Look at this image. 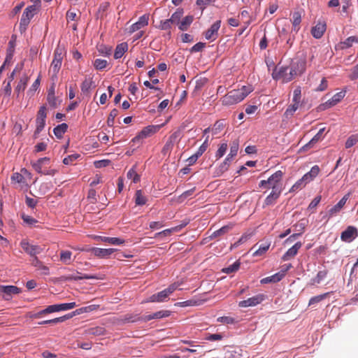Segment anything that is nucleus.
Returning a JSON list of instances; mask_svg holds the SVG:
<instances>
[{
	"mask_svg": "<svg viewBox=\"0 0 358 358\" xmlns=\"http://www.w3.org/2000/svg\"><path fill=\"white\" fill-rule=\"evenodd\" d=\"M345 91H341L336 94H335L331 99H329L325 103L320 105L319 108L320 110H326L328 109L335 105H336L338 103H339L345 96Z\"/></svg>",
	"mask_w": 358,
	"mask_h": 358,
	"instance_id": "10",
	"label": "nucleus"
},
{
	"mask_svg": "<svg viewBox=\"0 0 358 358\" xmlns=\"http://www.w3.org/2000/svg\"><path fill=\"white\" fill-rule=\"evenodd\" d=\"M147 202L146 197L143 194L141 189L137 190L135 193V203L137 206H143Z\"/></svg>",
	"mask_w": 358,
	"mask_h": 358,
	"instance_id": "38",
	"label": "nucleus"
},
{
	"mask_svg": "<svg viewBox=\"0 0 358 358\" xmlns=\"http://www.w3.org/2000/svg\"><path fill=\"white\" fill-rule=\"evenodd\" d=\"M301 90L300 87H297L293 92V103H300L301 101Z\"/></svg>",
	"mask_w": 358,
	"mask_h": 358,
	"instance_id": "63",
	"label": "nucleus"
},
{
	"mask_svg": "<svg viewBox=\"0 0 358 358\" xmlns=\"http://www.w3.org/2000/svg\"><path fill=\"white\" fill-rule=\"evenodd\" d=\"M221 21L217 20L205 32V38L207 40L215 41L218 35V30L220 28Z\"/></svg>",
	"mask_w": 358,
	"mask_h": 358,
	"instance_id": "15",
	"label": "nucleus"
},
{
	"mask_svg": "<svg viewBox=\"0 0 358 358\" xmlns=\"http://www.w3.org/2000/svg\"><path fill=\"white\" fill-rule=\"evenodd\" d=\"M353 43H358L357 36H350L347 38L345 41L341 42V49H347L351 48L352 46Z\"/></svg>",
	"mask_w": 358,
	"mask_h": 358,
	"instance_id": "36",
	"label": "nucleus"
},
{
	"mask_svg": "<svg viewBox=\"0 0 358 358\" xmlns=\"http://www.w3.org/2000/svg\"><path fill=\"white\" fill-rule=\"evenodd\" d=\"M20 292V289L14 285H0V294H2V297L8 301L12 298L14 294H17Z\"/></svg>",
	"mask_w": 358,
	"mask_h": 358,
	"instance_id": "11",
	"label": "nucleus"
},
{
	"mask_svg": "<svg viewBox=\"0 0 358 358\" xmlns=\"http://www.w3.org/2000/svg\"><path fill=\"white\" fill-rule=\"evenodd\" d=\"M72 317L71 314H67L62 317H56L52 320H43L40 322H38L39 325H43V324H51L55 325L60 322H63L66 321L68 319H70Z\"/></svg>",
	"mask_w": 358,
	"mask_h": 358,
	"instance_id": "24",
	"label": "nucleus"
},
{
	"mask_svg": "<svg viewBox=\"0 0 358 358\" xmlns=\"http://www.w3.org/2000/svg\"><path fill=\"white\" fill-rule=\"evenodd\" d=\"M320 172V168L317 165L313 166L310 171L308 173H306L303 176L304 180H308V181L310 182L312 181L319 173Z\"/></svg>",
	"mask_w": 358,
	"mask_h": 358,
	"instance_id": "33",
	"label": "nucleus"
},
{
	"mask_svg": "<svg viewBox=\"0 0 358 358\" xmlns=\"http://www.w3.org/2000/svg\"><path fill=\"white\" fill-rule=\"evenodd\" d=\"M50 161V159L49 157H42L36 162H32L31 166L35 171L38 173L42 174L46 166L49 164Z\"/></svg>",
	"mask_w": 358,
	"mask_h": 358,
	"instance_id": "16",
	"label": "nucleus"
},
{
	"mask_svg": "<svg viewBox=\"0 0 358 358\" xmlns=\"http://www.w3.org/2000/svg\"><path fill=\"white\" fill-rule=\"evenodd\" d=\"M98 240L114 245H120L124 243V240L116 237L98 236Z\"/></svg>",
	"mask_w": 358,
	"mask_h": 358,
	"instance_id": "26",
	"label": "nucleus"
},
{
	"mask_svg": "<svg viewBox=\"0 0 358 358\" xmlns=\"http://www.w3.org/2000/svg\"><path fill=\"white\" fill-rule=\"evenodd\" d=\"M232 158L229 157H227L224 161L216 169L215 174L216 176H220L222 174H223L224 172H226L229 167L230 162H231Z\"/></svg>",
	"mask_w": 358,
	"mask_h": 358,
	"instance_id": "29",
	"label": "nucleus"
},
{
	"mask_svg": "<svg viewBox=\"0 0 358 358\" xmlns=\"http://www.w3.org/2000/svg\"><path fill=\"white\" fill-rule=\"evenodd\" d=\"M299 104L298 103H294L293 104L290 105L285 110V116L286 117H288L289 116H292L293 115V114L294 113V112L297 110V108H299Z\"/></svg>",
	"mask_w": 358,
	"mask_h": 358,
	"instance_id": "54",
	"label": "nucleus"
},
{
	"mask_svg": "<svg viewBox=\"0 0 358 358\" xmlns=\"http://www.w3.org/2000/svg\"><path fill=\"white\" fill-rule=\"evenodd\" d=\"M66 280H88V279H101V278H99L95 275H89V274H81L79 272H77V274H70L65 277Z\"/></svg>",
	"mask_w": 358,
	"mask_h": 358,
	"instance_id": "21",
	"label": "nucleus"
},
{
	"mask_svg": "<svg viewBox=\"0 0 358 358\" xmlns=\"http://www.w3.org/2000/svg\"><path fill=\"white\" fill-rule=\"evenodd\" d=\"M181 138V130L178 129L176 131H174L169 138L167 140L168 141L171 142L172 144H175L176 142H178Z\"/></svg>",
	"mask_w": 358,
	"mask_h": 358,
	"instance_id": "49",
	"label": "nucleus"
},
{
	"mask_svg": "<svg viewBox=\"0 0 358 358\" xmlns=\"http://www.w3.org/2000/svg\"><path fill=\"white\" fill-rule=\"evenodd\" d=\"M324 130L325 128L320 129L318 132L313 137V138L302 148V149L307 150L308 149L312 148L315 143L321 141L323 138L322 136Z\"/></svg>",
	"mask_w": 358,
	"mask_h": 358,
	"instance_id": "22",
	"label": "nucleus"
},
{
	"mask_svg": "<svg viewBox=\"0 0 358 358\" xmlns=\"http://www.w3.org/2000/svg\"><path fill=\"white\" fill-rule=\"evenodd\" d=\"M309 182L308 181V180H304L303 179V176L299 179V180H297L294 185L293 186L291 187L289 192H295V191H297L299 189H301L303 187H305V185L308 183Z\"/></svg>",
	"mask_w": 358,
	"mask_h": 358,
	"instance_id": "39",
	"label": "nucleus"
},
{
	"mask_svg": "<svg viewBox=\"0 0 358 358\" xmlns=\"http://www.w3.org/2000/svg\"><path fill=\"white\" fill-rule=\"evenodd\" d=\"M118 114H119V111L116 108H114L110 111V113L108 115V120H107V124L108 127L113 126L114 122H115V117H117L118 115Z\"/></svg>",
	"mask_w": 358,
	"mask_h": 358,
	"instance_id": "47",
	"label": "nucleus"
},
{
	"mask_svg": "<svg viewBox=\"0 0 358 358\" xmlns=\"http://www.w3.org/2000/svg\"><path fill=\"white\" fill-rule=\"evenodd\" d=\"M20 246L25 252L32 257H36V255L40 254L42 252V248L39 245H31L26 240H22L21 241Z\"/></svg>",
	"mask_w": 358,
	"mask_h": 358,
	"instance_id": "13",
	"label": "nucleus"
},
{
	"mask_svg": "<svg viewBox=\"0 0 358 358\" xmlns=\"http://www.w3.org/2000/svg\"><path fill=\"white\" fill-rule=\"evenodd\" d=\"M194 20V17L192 15H187L182 20L180 21L178 24V29L180 31H186L191 25Z\"/></svg>",
	"mask_w": 358,
	"mask_h": 358,
	"instance_id": "31",
	"label": "nucleus"
},
{
	"mask_svg": "<svg viewBox=\"0 0 358 358\" xmlns=\"http://www.w3.org/2000/svg\"><path fill=\"white\" fill-rule=\"evenodd\" d=\"M358 142V134L350 135L345 141V147L346 149L350 148Z\"/></svg>",
	"mask_w": 358,
	"mask_h": 358,
	"instance_id": "43",
	"label": "nucleus"
},
{
	"mask_svg": "<svg viewBox=\"0 0 358 358\" xmlns=\"http://www.w3.org/2000/svg\"><path fill=\"white\" fill-rule=\"evenodd\" d=\"M208 147V136L206 138L202 145L199 148L195 155L197 157H201Z\"/></svg>",
	"mask_w": 358,
	"mask_h": 358,
	"instance_id": "53",
	"label": "nucleus"
},
{
	"mask_svg": "<svg viewBox=\"0 0 358 358\" xmlns=\"http://www.w3.org/2000/svg\"><path fill=\"white\" fill-rule=\"evenodd\" d=\"M173 144L167 141L162 150V155L164 156L169 155L173 148Z\"/></svg>",
	"mask_w": 358,
	"mask_h": 358,
	"instance_id": "61",
	"label": "nucleus"
},
{
	"mask_svg": "<svg viewBox=\"0 0 358 358\" xmlns=\"http://www.w3.org/2000/svg\"><path fill=\"white\" fill-rule=\"evenodd\" d=\"M224 127V121L223 120H219L217 121L213 126V128L212 129L213 134L214 135L217 134Z\"/></svg>",
	"mask_w": 358,
	"mask_h": 358,
	"instance_id": "58",
	"label": "nucleus"
},
{
	"mask_svg": "<svg viewBox=\"0 0 358 358\" xmlns=\"http://www.w3.org/2000/svg\"><path fill=\"white\" fill-rule=\"evenodd\" d=\"M111 164V161L109 159H102L94 162V166L97 169H101L109 166Z\"/></svg>",
	"mask_w": 358,
	"mask_h": 358,
	"instance_id": "62",
	"label": "nucleus"
},
{
	"mask_svg": "<svg viewBox=\"0 0 358 358\" xmlns=\"http://www.w3.org/2000/svg\"><path fill=\"white\" fill-rule=\"evenodd\" d=\"M289 68L293 73L294 77L300 76L304 73L306 68V57L303 55L301 57H296L294 58L290 64Z\"/></svg>",
	"mask_w": 358,
	"mask_h": 358,
	"instance_id": "6",
	"label": "nucleus"
},
{
	"mask_svg": "<svg viewBox=\"0 0 358 358\" xmlns=\"http://www.w3.org/2000/svg\"><path fill=\"white\" fill-rule=\"evenodd\" d=\"M149 15L144 14L138 18V20L130 27V32H135L148 24Z\"/></svg>",
	"mask_w": 358,
	"mask_h": 358,
	"instance_id": "19",
	"label": "nucleus"
},
{
	"mask_svg": "<svg viewBox=\"0 0 358 358\" xmlns=\"http://www.w3.org/2000/svg\"><path fill=\"white\" fill-rule=\"evenodd\" d=\"M72 253L69 250H62L60 252V260L66 264H69L71 262Z\"/></svg>",
	"mask_w": 358,
	"mask_h": 358,
	"instance_id": "44",
	"label": "nucleus"
},
{
	"mask_svg": "<svg viewBox=\"0 0 358 358\" xmlns=\"http://www.w3.org/2000/svg\"><path fill=\"white\" fill-rule=\"evenodd\" d=\"M67 129L68 125L66 123H62L55 127L53 129V132L57 138H62L64 133L67 131Z\"/></svg>",
	"mask_w": 358,
	"mask_h": 358,
	"instance_id": "35",
	"label": "nucleus"
},
{
	"mask_svg": "<svg viewBox=\"0 0 358 358\" xmlns=\"http://www.w3.org/2000/svg\"><path fill=\"white\" fill-rule=\"evenodd\" d=\"M63 59V51L57 48L54 52V58L50 65V73H52V78H57V75L62 66Z\"/></svg>",
	"mask_w": 358,
	"mask_h": 358,
	"instance_id": "7",
	"label": "nucleus"
},
{
	"mask_svg": "<svg viewBox=\"0 0 358 358\" xmlns=\"http://www.w3.org/2000/svg\"><path fill=\"white\" fill-rule=\"evenodd\" d=\"M272 77L274 80H282L283 83H288L292 80L294 78L289 66H275L273 73Z\"/></svg>",
	"mask_w": 358,
	"mask_h": 358,
	"instance_id": "4",
	"label": "nucleus"
},
{
	"mask_svg": "<svg viewBox=\"0 0 358 358\" xmlns=\"http://www.w3.org/2000/svg\"><path fill=\"white\" fill-rule=\"evenodd\" d=\"M76 306V303L75 302L58 304L59 311L71 310L74 308Z\"/></svg>",
	"mask_w": 358,
	"mask_h": 358,
	"instance_id": "57",
	"label": "nucleus"
},
{
	"mask_svg": "<svg viewBox=\"0 0 358 358\" xmlns=\"http://www.w3.org/2000/svg\"><path fill=\"white\" fill-rule=\"evenodd\" d=\"M250 92V90L246 86H243L241 89L231 90L222 98V104L224 106L236 104L243 101Z\"/></svg>",
	"mask_w": 358,
	"mask_h": 358,
	"instance_id": "1",
	"label": "nucleus"
},
{
	"mask_svg": "<svg viewBox=\"0 0 358 358\" xmlns=\"http://www.w3.org/2000/svg\"><path fill=\"white\" fill-rule=\"evenodd\" d=\"M282 280V273H276L274 275L271 276L262 278L260 280L261 284H267V283H275Z\"/></svg>",
	"mask_w": 358,
	"mask_h": 358,
	"instance_id": "32",
	"label": "nucleus"
},
{
	"mask_svg": "<svg viewBox=\"0 0 358 358\" xmlns=\"http://www.w3.org/2000/svg\"><path fill=\"white\" fill-rule=\"evenodd\" d=\"M87 336H103L105 334L106 330L103 327H90L85 331Z\"/></svg>",
	"mask_w": 358,
	"mask_h": 358,
	"instance_id": "27",
	"label": "nucleus"
},
{
	"mask_svg": "<svg viewBox=\"0 0 358 358\" xmlns=\"http://www.w3.org/2000/svg\"><path fill=\"white\" fill-rule=\"evenodd\" d=\"M115 251L116 249L114 248L104 249L99 248H92L91 249L92 253L99 258H108Z\"/></svg>",
	"mask_w": 358,
	"mask_h": 358,
	"instance_id": "18",
	"label": "nucleus"
},
{
	"mask_svg": "<svg viewBox=\"0 0 358 358\" xmlns=\"http://www.w3.org/2000/svg\"><path fill=\"white\" fill-rule=\"evenodd\" d=\"M92 83H93V82L91 78L85 79L82 83L81 86H80L82 92L84 94H89L90 89L92 87Z\"/></svg>",
	"mask_w": 358,
	"mask_h": 358,
	"instance_id": "42",
	"label": "nucleus"
},
{
	"mask_svg": "<svg viewBox=\"0 0 358 358\" xmlns=\"http://www.w3.org/2000/svg\"><path fill=\"white\" fill-rule=\"evenodd\" d=\"M40 77H38L37 79L34 82L31 87L27 92L28 95L33 96L34 92L38 90L40 85Z\"/></svg>",
	"mask_w": 358,
	"mask_h": 358,
	"instance_id": "56",
	"label": "nucleus"
},
{
	"mask_svg": "<svg viewBox=\"0 0 358 358\" xmlns=\"http://www.w3.org/2000/svg\"><path fill=\"white\" fill-rule=\"evenodd\" d=\"M47 101H48V104L51 107H52L54 108L57 107V106H58L57 98L55 96V95L48 94Z\"/></svg>",
	"mask_w": 358,
	"mask_h": 358,
	"instance_id": "64",
	"label": "nucleus"
},
{
	"mask_svg": "<svg viewBox=\"0 0 358 358\" xmlns=\"http://www.w3.org/2000/svg\"><path fill=\"white\" fill-rule=\"evenodd\" d=\"M80 157V155L79 154H73V155H68L67 157H66L63 159V163H64L65 165H69V164H71L73 162H74V161H76L77 159H78Z\"/></svg>",
	"mask_w": 358,
	"mask_h": 358,
	"instance_id": "60",
	"label": "nucleus"
},
{
	"mask_svg": "<svg viewBox=\"0 0 358 358\" xmlns=\"http://www.w3.org/2000/svg\"><path fill=\"white\" fill-rule=\"evenodd\" d=\"M302 243L299 241L296 242L292 247L282 255V259L283 261H288L291 258L294 257L298 252V250L301 248Z\"/></svg>",
	"mask_w": 358,
	"mask_h": 358,
	"instance_id": "20",
	"label": "nucleus"
},
{
	"mask_svg": "<svg viewBox=\"0 0 358 358\" xmlns=\"http://www.w3.org/2000/svg\"><path fill=\"white\" fill-rule=\"evenodd\" d=\"M264 299L265 295L262 294H259L246 300L239 301L238 306L241 308L255 306L261 303Z\"/></svg>",
	"mask_w": 358,
	"mask_h": 358,
	"instance_id": "9",
	"label": "nucleus"
},
{
	"mask_svg": "<svg viewBox=\"0 0 358 358\" xmlns=\"http://www.w3.org/2000/svg\"><path fill=\"white\" fill-rule=\"evenodd\" d=\"M37 12L38 10L36 5H31L25 8L20 22L19 29L21 33H23L27 30L30 20L37 13Z\"/></svg>",
	"mask_w": 358,
	"mask_h": 358,
	"instance_id": "3",
	"label": "nucleus"
},
{
	"mask_svg": "<svg viewBox=\"0 0 358 358\" xmlns=\"http://www.w3.org/2000/svg\"><path fill=\"white\" fill-rule=\"evenodd\" d=\"M239 267H240V262L236 261L231 265L223 268L222 272L227 273V274L233 273L236 272V271H238Z\"/></svg>",
	"mask_w": 358,
	"mask_h": 358,
	"instance_id": "45",
	"label": "nucleus"
},
{
	"mask_svg": "<svg viewBox=\"0 0 358 358\" xmlns=\"http://www.w3.org/2000/svg\"><path fill=\"white\" fill-rule=\"evenodd\" d=\"M161 125H149L148 127H144L137 136H136L133 139L132 142L137 143L138 144H141L143 143V140L148 137L151 136L154 134L157 133L160 129Z\"/></svg>",
	"mask_w": 358,
	"mask_h": 358,
	"instance_id": "8",
	"label": "nucleus"
},
{
	"mask_svg": "<svg viewBox=\"0 0 358 358\" xmlns=\"http://www.w3.org/2000/svg\"><path fill=\"white\" fill-rule=\"evenodd\" d=\"M172 22L170 21L169 19L166 20L164 21H161L160 24L158 26V28L164 30V31H170L171 29ZM169 35H171V31L169 32Z\"/></svg>",
	"mask_w": 358,
	"mask_h": 358,
	"instance_id": "52",
	"label": "nucleus"
},
{
	"mask_svg": "<svg viewBox=\"0 0 358 358\" xmlns=\"http://www.w3.org/2000/svg\"><path fill=\"white\" fill-rule=\"evenodd\" d=\"M348 199V197L347 195L344 196L336 205H334L328 210L327 215L324 216V217L329 219L330 217L338 214L346 203Z\"/></svg>",
	"mask_w": 358,
	"mask_h": 358,
	"instance_id": "14",
	"label": "nucleus"
},
{
	"mask_svg": "<svg viewBox=\"0 0 358 358\" xmlns=\"http://www.w3.org/2000/svg\"><path fill=\"white\" fill-rule=\"evenodd\" d=\"M128 178L132 179L134 183L138 182L140 180L139 175L136 172L134 169H131L127 174Z\"/></svg>",
	"mask_w": 358,
	"mask_h": 358,
	"instance_id": "55",
	"label": "nucleus"
},
{
	"mask_svg": "<svg viewBox=\"0 0 358 358\" xmlns=\"http://www.w3.org/2000/svg\"><path fill=\"white\" fill-rule=\"evenodd\" d=\"M177 304H178L181 307L194 306L200 305L201 301L196 299H189L185 301L178 303Z\"/></svg>",
	"mask_w": 358,
	"mask_h": 358,
	"instance_id": "51",
	"label": "nucleus"
},
{
	"mask_svg": "<svg viewBox=\"0 0 358 358\" xmlns=\"http://www.w3.org/2000/svg\"><path fill=\"white\" fill-rule=\"evenodd\" d=\"M128 50V44L126 42L118 44L115 50L114 58L115 59L121 58Z\"/></svg>",
	"mask_w": 358,
	"mask_h": 358,
	"instance_id": "28",
	"label": "nucleus"
},
{
	"mask_svg": "<svg viewBox=\"0 0 358 358\" xmlns=\"http://www.w3.org/2000/svg\"><path fill=\"white\" fill-rule=\"evenodd\" d=\"M270 245L269 242L262 243L259 248L253 253V256L257 257L264 255L268 250Z\"/></svg>",
	"mask_w": 358,
	"mask_h": 358,
	"instance_id": "41",
	"label": "nucleus"
},
{
	"mask_svg": "<svg viewBox=\"0 0 358 358\" xmlns=\"http://www.w3.org/2000/svg\"><path fill=\"white\" fill-rule=\"evenodd\" d=\"M183 9L178 8L176 12H174L172 15L171 18H169L170 21L172 22V24H178L181 17L183 15Z\"/></svg>",
	"mask_w": 358,
	"mask_h": 358,
	"instance_id": "37",
	"label": "nucleus"
},
{
	"mask_svg": "<svg viewBox=\"0 0 358 358\" xmlns=\"http://www.w3.org/2000/svg\"><path fill=\"white\" fill-rule=\"evenodd\" d=\"M328 271L324 269L322 271H320L315 278L312 279V284H320L327 275Z\"/></svg>",
	"mask_w": 358,
	"mask_h": 358,
	"instance_id": "40",
	"label": "nucleus"
},
{
	"mask_svg": "<svg viewBox=\"0 0 358 358\" xmlns=\"http://www.w3.org/2000/svg\"><path fill=\"white\" fill-rule=\"evenodd\" d=\"M327 29L325 22L319 21L315 26L311 29V34L315 38L319 39L322 38Z\"/></svg>",
	"mask_w": 358,
	"mask_h": 358,
	"instance_id": "17",
	"label": "nucleus"
},
{
	"mask_svg": "<svg viewBox=\"0 0 358 358\" xmlns=\"http://www.w3.org/2000/svg\"><path fill=\"white\" fill-rule=\"evenodd\" d=\"M233 227H234V224H229L224 225L222 227H221L220 229H219L218 230L215 231L209 236V238L210 240H213L217 237L224 236V234L229 232L232 229Z\"/></svg>",
	"mask_w": 358,
	"mask_h": 358,
	"instance_id": "23",
	"label": "nucleus"
},
{
	"mask_svg": "<svg viewBox=\"0 0 358 358\" xmlns=\"http://www.w3.org/2000/svg\"><path fill=\"white\" fill-rule=\"evenodd\" d=\"M178 284L173 283L164 290L150 296L148 301L157 303L166 301L169 299V296L172 294L178 288Z\"/></svg>",
	"mask_w": 358,
	"mask_h": 358,
	"instance_id": "5",
	"label": "nucleus"
},
{
	"mask_svg": "<svg viewBox=\"0 0 358 358\" xmlns=\"http://www.w3.org/2000/svg\"><path fill=\"white\" fill-rule=\"evenodd\" d=\"M238 148H239L238 142L237 141H234L231 144L230 152L227 156L231 158H233L234 157L236 156V155L238 153Z\"/></svg>",
	"mask_w": 358,
	"mask_h": 358,
	"instance_id": "48",
	"label": "nucleus"
},
{
	"mask_svg": "<svg viewBox=\"0 0 358 358\" xmlns=\"http://www.w3.org/2000/svg\"><path fill=\"white\" fill-rule=\"evenodd\" d=\"M292 31L297 33L300 29V23L301 22V15L299 11L294 12L292 15Z\"/></svg>",
	"mask_w": 358,
	"mask_h": 358,
	"instance_id": "30",
	"label": "nucleus"
},
{
	"mask_svg": "<svg viewBox=\"0 0 358 358\" xmlns=\"http://www.w3.org/2000/svg\"><path fill=\"white\" fill-rule=\"evenodd\" d=\"M28 80L29 78L25 75L20 78V81L17 83V85L15 89V92L17 93V96H19L20 92H24V90L26 88Z\"/></svg>",
	"mask_w": 358,
	"mask_h": 358,
	"instance_id": "34",
	"label": "nucleus"
},
{
	"mask_svg": "<svg viewBox=\"0 0 358 358\" xmlns=\"http://www.w3.org/2000/svg\"><path fill=\"white\" fill-rule=\"evenodd\" d=\"M358 236V230L354 226H348L341 234V239L346 243H350Z\"/></svg>",
	"mask_w": 358,
	"mask_h": 358,
	"instance_id": "12",
	"label": "nucleus"
},
{
	"mask_svg": "<svg viewBox=\"0 0 358 358\" xmlns=\"http://www.w3.org/2000/svg\"><path fill=\"white\" fill-rule=\"evenodd\" d=\"M108 62L106 59H96L94 62V66L97 70H102L106 67Z\"/></svg>",
	"mask_w": 358,
	"mask_h": 358,
	"instance_id": "50",
	"label": "nucleus"
},
{
	"mask_svg": "<svg viewBox=\"0 0 358 358\" xmlns=\"http://www.w3.org/2000/svg\"><path fill=\"white\" fill-rule=\"evenodd\" d=\"M154 319L155 318H154L153 313H152V314L143 315L142 317H138V318H133L132 317H129L126 318V320H127L128 322H136L137 320H140V321H143V322H148V321H150L151 320H154Z\"/></svg>",
	"mask_w": 358,
	"mask_h": 358,
	"instance_id": "46",
	"label": "nucleus"
},
{
	"mask_svg": "<svg viewBox=\"0 0 358 358\" xmlns=\"http://www.w3.org/2000/svg\"><path fill=\"white\" fill-rule=\"evenodd\" d=\"M282 191H280L279 189L274 186L273 190L267 196L264 201V203L266 206H269L273 203V202L278 199L281 194Z\"/></svg>",
	"mask_w": 358,
	"mask_h": 358,
	"instance_id": "25",
	"label": "nucleus"
},
{
	"mask_svg": "<svg viewBox=\"0 0 358 358\" xmlns=\"http://www.w3.org/2000/svg\"><path fill=\"white\" fill-rule=\"evenodd\" d=\"M227 150V144L222 143L215 154V157L217 158V159L222 157L224 155Z\"/></svg>",
	"mask_w": 358,
	"mask_h": 358,
	"instance_id": "59",
	"label": "nucleus"
},
{
	"mask_svg": "<svg viewBox=\"0 0 358 358\" xmlns=\"http://www.w3.org/2000/svg\"><path fill=\"white\" fill-rule=\"evenodd\" d=\"M283 173L282 171H277L272 174L266 180H261L259 186V187H264L267 189L271 188L273 190L274 186L278 187L280 191H282L281 180L282 178Z\"/></svg>",
	"mask_w": 358,
	"mask_h": 358,
	"instance_id": "2",
	"label": "nucleus"
}]
</instances>
